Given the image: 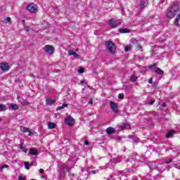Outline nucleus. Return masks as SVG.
Segmentation results:
<instances>
[{"label":"nucleus","mask_w":180,"mask_h":180,"mask_svg":"<svg viewBox=\"0 0 180 180\" xmlns=\"http://www.w3.org/2000/svg\"><path fill=\"white\" fill-rule=\"evenodd\" d=\"M131 81L135 82V81H137V77L134 75L131 76Z\"/></svg>","instance_id":"nucleus-26"},{"label":"nucleus","mask_w":180,"mask_h":180,"mask_svg":"<svg viewBox=\"0 0 180 180\" xmlns=\"http://www.w3.org/2000/svg\"><path fill=\"white\" fill-rule=\"evenodd\" d=\"M170 162H172V159H169L168 160H166V164H169Z\"/></svg>","instance_id":"nucleus-31"},{"label":"nucleus","mask_w":180,"mask_h":180,"mask_svg":"<svg viewBox=\"0 0 180 180\" xmlns=\"http://www.w3.org/2000/svg\"><path fill=\"white\" fill-rule=\"evenodd\" d=\"M4 169L2 167V166L0 167V171H2Z\"/></svg>","instance_id":"nucleus-48"},{"label":"nucleus","mask_w":180,"mask_h":180,"mask_svg":"<svg viewBox=\"0 0 180 180\" xmlns=\"http://www.w3.org/2000/svg\"><path fill=\"white\" fill-rule=\"evenodd\" d=\"M154 102H155V100H150V105H153Z\"/></svg>","instance_id":"nucleus-38"},{"label":"nucleus","mask_w":180,"mask_h":180,"mask_svg":"<svg viewBox=\"0 0 180 180\" xmlns=\"http://www.w3.org/2000/svg\"><path fill=\"white\" fill-rule=\"evenodd\" d=\"M30 154L31 155H39V153L37 152V150H36V149H30Z\"/></svg>","instance_id":"nucleus-16"},{"label":"nucleus","mask_w":180,"mask_h":180,"mask_svg":"<svg viewBox=\"0 0 180 180\" xmlns=\"http://www.w3.org/2000/svg\"><path fill=\"white\" fill-rule=\"evenodd\" d=\"M27 10L31 12V13H36L37 12V6L34 4H30L27 6Z\"/></svg>","instance_id":"nucleus-6"},{"label":"nucleus","mask_w":180,"mask_h":180,"mask_svg":"<svg viewBox=\"0 0 180 180\" xmlns=\"http://www.w3.org/2000/svg\"><path fill=\"white\" fill-rule=\"evenodd\" d=\"M106 44H107V49L110 51V53H115V50H116V48L113 42L109 41L106 43Z\"/></svg>","instance_id":"nucleus-7"},{"label":"nucleus","mask_w":180,"mask_h":180,"mask_svg":"<svg viewBox=\"0 0 180 180\" xmlns=\"http://www.w3.org/2000/svg\"><path fill=\"white\" fill-rule=\"evenodd\" d=\"M119 32L120 33H127L129 30L127 29H120Z\"/></svg>","instance_id":"nucleus-25"},{"label":"nucleus","mask_w":180,"mask_h":180,"mask_svg":"<svg viewBox=\"0 0 180 180\" xmlns=\"http://www.w3.org/2000/svg\"><path fill=\"white\" fill-rule=\"evenodd\" d=\"M39 174H44V170L43 169H40L39 170Z\"/></svg>","instance_id":"nucleus-34"},{"label":"nucleus","mask_w":180,"mask_h":180,"mask_svg":"<svg viewBox=\"0 0 180 180\" xmlns=\"http://www.w3.org/2000/svg\"><path fill=\"white\" fill-rule=\"evenodd\" d=\"M179 20H180V13L176 15L174 21V26H176V27H179Z\"/></svg>","instance_id":"nucleus-10"},{"label":"nucleus","mask_w":180,"mask_h":180,"mask_svg":"<svg viewBox=\"0 0 180 180\" xmlns=\"http://www.w3.org/2000/svg\"><path fill=\"white\" fill-rule=\"evenodd\" d=\"M20 130L22 133H27L29 131V129L25 127H20Z\"/></svg>","instance_id":"nucleus-19"},{"label":"nucleus","mask_w":180,"mask_h":180,"mask_svg":"<svg viewBox=\"0 0 180 180\" xmlns=\"http://www.w3.org/2000/svg\"><path fill=\"white\" fill-rule=\"evenodd\" d=\"M28 133H29L28 136H32V132L30 131H29Z\"/></svg>","instance_id":"nucleus-46"},{"label":"nucleus","mask_w":180,"mask_h":180,"mask_svg":"<svg viewBox=\"0 0 180 180\" xmlns=\"http://www.w3.org/2000/svg\"><path fill=\"white\" fill-rule=\"evenodd\" d=\"M115 160H116L117 162H120V159L117 158V159H115Z\"/></svg>","instance_id":"nucleus-44"},{"label":"nucleus","mask_w":180,"mask_h":180,"mask_svg":"<svg viewBox=\"0 0 180 180\" xmlns=\"http://www.w3.org/2000/svg\"><path fill=\"white\" fill-rule=\"evenodd\" d=\"M44 51L49 56H51L54 53V47L51 45H46L44 48Z\"/></svg>","instance_id":"nucleus-4"},{"label":"nucleus","mask_w":180,"mask_h":180,"mask_svg":"<svg viewBox=\"0 0 180 180\" xmlns=\"http://www.w3.org/2000/svg\"><path fill=\"white\" fill-rule=\"evenodd\" d=\"M66 172H70V170H69V169H67V170H66Z\"/></svg>","instance_id":"nucleus-49"},{"label":"nucleus","mask_w":180,"mask_h":180,"mask_svg":"<svg viewBox=\"0 0 180 180\" xmlns=\"http://www.w3.org/2000/svg\"><path fill=\"white\" fill-rule=\"evenodd\" d=\"M4 110H6V105L4 104H0V112H2Z\"/></svg>","instance_id":"nucleus-21"},{"label":"nucleus","mask_w":180,"mask_h":180,"mask_svg":"<svg viewBox=\"0 0 180 180\" xmlns=\"http://www.w3.org/2000/svg\"><path fill=\"white\" fill-rule=\"evenodd\" d=\"M121 23L120 20H116L115 18H112L108 20V25L111 27H117V26H120Z\"/></svg>","instance_id":"nucleus-2"},{"label":"nucleus","mask_w":180,"mask_h":180,"mask_svg":"<svg viewBox=\"0 0 180 180\" xmlns=\"http://www.w3.org/2000/svg\"><path fill=\"white\" fill-rule=\"evenodd\" d=\"M115 131H116V129H115V128H112L111 127H108L106 129V132L108 133V134H113V133H115Z\"/></svg>","instance_id":"nucleus-13"},{"label":"nucleus","mask_w":180,"mask_h":180,"mask_svg":"<svg viewBox=\"0 0 180 180\" xmlns=\"http://www.w3.org/2000/svg\"><path fill=\"white\" fill-rule=\"evenodd\" d=\"M70 176H72V178H74V176H75V174L72 173Z\"/></svg>","instance_id":"nucleus-43"},{"label":"nucleus","mask_w":180,"mask_h":180,"mask_svg":"<svg viewBox=\"0 0 180 180\" xmlns=\"http://www.w3.org/2000/svg\"><path fill=\"white\" fill-rule=\"evenodd\" d=\"M68 56H74V57H75L76 58H78L79 57V55L74 51H68Z\"/></svg>","instance_id":"nucleus-12"},{"label":"nucleus","mask_w":180,"mask_h":180,"mask_svg":"<svg viewBox=\"0 0 180 180\" xmlns=\"http://www.w3.org/2000/svg\"><path fill=\"white\" fill-rule=\"evenodd\" d=\"M25 32H29V27H25Z\"/></svg>","instance_id":"nucleus-40"},{"label":"nucleus","mask_w":180,"mask_h":180,"mask_svg":"<svg viewBox=\"0 0 180 180\" xmlns=\"http://www.w3.org/2000/svg\"><path fill=\"white\" fill-rule=\"evenodd\" d=\"M32 165H33V162H32L31 163H30V167H32Z\"/></svg>","instance_id":"nucleus-47"},{"label":"nucleus","mask_w":180,"mask_h":180,"mask_svg":"<svg viewBox=\"0 0 180 180\" xmlns=\"http://www.w3.org/2000/svg\"><path fill=\"white\" fill-rule=\"evenodd\" d=\"M174 135V131H170L166 134L167 139H169Z\"/></svg>","instance_id":"nucleus-18"},{"label":"nucleus","mask_w":180,"mask_h":180,"mask_svg":"<svg viewBox=\"0 0 180 180\" xmlns=\"http://www.w3.org/2000/svg\"><path fill=\"white\" fill-rule=\"evenodd\" d=\"M123 98H124V94H120L118 95V98H119V99H123Z\"/></svg>","instance_id":"nucleus-28"},{"label":"nucleus","mask_w":180,"mask_h":180,"mask_svg":"<svg viewBox=\"0 0 180 180\" xmlns=\"http://www.w3.org/2000/svg\"><path fill=\"white\" fill-rule=\"evenodd\" d=\"M84 144H85V146H89V142L88 141H85Z\"/></svg>","instance_id":"nucleus-39"},{"label":"nucleus","mask_w":180,"mask_h":180,"mask_svg":"<svg viewBox=\"0 0 180 180\" xmlns=\"http://www.w3.org/2000/svg\"><path fill=\"white\" fill-rule=\"evenodd\" d=\"M89 105H92L94 103L92 98L89 99Z\"/></svg>","instance_id":"nucleus-33"},{"label":"nucleus","mask_w":180,"mask_h":180,"mask_svg":"<svg viewBox=\"0 0 180 180\" xmlns=\"http://www.w3.org/2000/svg\"><path fill=\"white\" fill-rule=\"evenodd\" d=\"M9 166H8L7 165H3V166H1V167L3 168V169H4V168H8Z\"/></svg>","instance_id":"nucleus-37"},{"label":"nucleus","mask_w":180,"mask_h":180,"mask_svg":"<svg viewBox=\"0 0 180 180\" xmlns=\"http://www.w3.org/2000/svg\"><path fill=\"white\" fill-rule=\"evenodd\" d=\"M178 12H179V6L174 4L167 8L166 16L169 19H172V18H175V15H176Z\"/></svg>","instance_id":"nucleus-1"},{"label":"nucleus","mask_w":180,"mask_h":180,"mask_svg":"<svg viewBox=\"0 0 180 180\" xmlns=\"http://www.w3.org/2000/svg\"><path fill=\"white\" fill-rule=\"evenodd\" d=\"M130 124H128V123H124V124H123V125H122V128L123 129H130Z\"/></svg>","instance_id":"nucleus-22"},{"label":"nucleus","mask_w":180,"mask_h":180,"mask_svg":"<svg viewBox=\"0 0 180 180\" xmlns=\"http://www.w3.org/2000/svg\"><path fill=\"white\" fill-rule=\"evenodd\" d=\"M0 68L3 71H8L9 70V64L7 63H1V65H0Z\"/></svg>","instance_id":"nucleus-9"},{"label":"nucleus","mask_w":180,"mask_h":180,"mask_svg":"<svg viewBox=\"0 0 180 180\" xmlns=\"http://www.w3.org/2000/svg\"><path fill=\"white\" fill-rule=\"evenodd\" d=\"M130 50H131V46H125L124 47V51H130Z\"/></svg>","instance_id":"nucleus-27"},{"label":"nucleus","mask_w":180,"mask_h":180,"mask_svg":"<svg viewBox=\"0 0 180 180\" xmlns=\"http://www.w3.org/2000/svg\"><path fill=\"white\" fill-rule=\"evenodd\" d=\"M46 102L47 105H53V103H56V100L51 98H46Z\"/></svg>","instance_id":"nucleus-14"},{"label":"nucleus","mask_w":180,"mask_h":180,"mask_svg":"<svg viewBox=\"0 0 180 180\" xmlns=\"http://www.w3.org/2000/svg\"><path fill=\"white\" fill-rule=\"evenodd\" d=\"M18 179L19 180H26V179H25L23 176H19Z\"/></svg>","instance_id":"nucleus-35"},{"label":"nucleus","mask_w":180,"mask_h":180,"mask_svg":"<svg viewBox=\"0 0 180 180\" xmlns=\"http://www.w3.org/2000/svg\"><path fill=\"white\" fill-rule=\"evenodd\" d=\"M162 107H163V108H167V103H162Z\"/></svg>","instance_id":"nucleus-42"},{"label":"nucleus","mask_w":180,"mask_h":180,"mask_svg":"<svg viewBox=\"0 0 180 180\" xmlns=\"http://www.w3.org/2000/svg\"><path fill=\"white\" fill-rule=\"evenodd\" d=\"M137 47H138V49H139V50H140L141 51H143V46H140V44H137Z\"/></svg>","instance_id":"nucleus-29"},{"label":"nucleus","mask_w":180,"mask_h":180,"mask_svg":"<svg viewBox=\"0 0 180 180\" xmlns=\"http://www.w3.org/2000/svg\"><path fill=\"white\" fill-rule=\"evenodd\" d=\"M148 69L153 70V71H154L155 72H157V74H159V75H162V74H164V71H162L159 68H155V65H149Z\"/></svg>","instance_id":"nucleus-5"},{"label":"nucleus","mask_w":180,"mask_h":180,"mask_svg":"<svg viewBox=\"0 0 180 180\" xmlns=\"http://www.w3.org/2000/svg\"><path fill=\"white\" fill-rule=\"evenodd\" d=\"M41 178H44V176H41Z\"/></svg>","instance_id":"nucleus-50"},{"label":"nucleus","mask_w":180,"mask_h":180,"mask_svg":"<svg viewBox=\"0 0 180 180\" xmlns=\"http://www.w3.org/2000/svg\"><path fill=\"white\" fill-rule=\"evenodd\" d=\"M6 22H11V18H9V17H7L6 18Z\"/></svg>","instance_id":"nucleus-32"},{"label":"nucleus","mask_w":180,"mask_h":180,"mask_svg":"<svg viewBox=\"0 0 180 180\" xmlns=\"http://www.w3.org/2000/svg\"><path fill=\"white\" fill-rule=\"evenodd\" d=\"M97 172H98V171H96V170H93V171L91 172V173L93 174H95Z\"/></svg>","instance_id":"nucleus-36"},{"label":"nucleus","mask_w":180,"mask_h":180,"mask_svg":"<svg viewBox=\"0 0 180 180\" xmlns=\"http://www.w3.org/2000/svg\"><path fill=\"white\" fill-rule=\"evenodd\" d=\"M0 122H1V119H0Z\"/></svg>","instance_id":"nucleus-51"},{"label":"nucleus","mask_w":180,"mask_h":180,"mask_svg":"<svg viewBox=\"0 0 180 180\" xmlns=\"http://www.w3.org/2000/svg\"><path fill=\"white\" fill-rule=\"evenodd\" d=\"M75 122V120L71 116H69L65 118V123L68 126H72V124H74Z\"/></svg>","instance_id":"nucleus-8"},{"label":"nucleus","mask_w":180,"mask_h":180,"mask_svg":"<svg viewBox=\"0 0 180 180\" xmlns=\"http://www.w3.org/2000/svg\"><path fill=\"white\" fill-rule=\"evenodd\" d=\"M148 84H153V79H150L148 80Z\"/></svg>","instance_id":"nucleus-41"},{"label":"nucleus","mask_w":180,"mask_h":180,"mask_svg":"<svg viewBox=\"0 0 180 180\" xmlns=\"http://www.w3.org/2000/svg\"><path fill=\"white\" fill-rule=\"evenodd\" d=\"M80 84H85V81H84V80H82V81L80 82Z\"/></svg>","instance_id":"nucleus-45"},{"label":"nucleus","mask_w":180,"mask_h":180,"mask_svg":"<svg viewBox=\"0 0 180 180\" xmlns=\"http://www.w3.org/2000/svg\"><path fill=\"white\" fill-rule=\"evenodd\" d=\"M24 165H25V169H30V165L29 164V162H25L24 163Z\"/></svg>","instance_id":"nucleus-24"},{"label":"nucleus","mask_w":180,"mask_h":180,"mask_svg":"<svg viewBox=\"0 0 180 180\" xmlns=\"http://www.w3.org/2000/svg\"><path fill=\"white\" fill-rule=\"evenodd\" d=\"M110 106L114 113H119V105L117 103L110 101Z\"/></svg>","instance_id":"nucleus-3"},{"label":"nucleus","mask_w":180,"mask_h":180,"mask_svg":"<svg viewBox=\"0 0 180 180\" xmlns=\"http://www.w3.org/2000/svg\"><path fill=\"white\" fill-rule=\"evenodd\" d=\"M84 71H85V70H84V68H81L78 70V72H79V74H82V72H84Z\"/></svg>","instance_id":"nucleus-30"},{"label":"nucleus","mask_w":180,"mask_h":180,"mask_svg":"<svg viewBox=\"0 0 180 180\" xmlns=\"http://www.w3.org/2000/svg\"><path fill=\"white\" fill-rule=\"evenodd\" d=\"M10 110H18L19 109V106H18L15 103H12L9 108Z\"/></svg>","instance_id":"nucleus-15"},{"label":"nucleus","mask_w":180,"mask_h":180,"mask_svg":"<svg viewBox=\"0 0 180 180\" xmlns=\"http://www.w3.org/2000/svg\"><path fill=\"white\" fill-rule=\"evenodd\" d=\"M20 148L22 150L23 153H27V148L23 147V143L20 145Z\"/></svg>","instance_id":"nucleus-23"},{"label":"nucleus","mask_w":180,"mask_h":180,"mask_svg":"<svg viewBox=\"0 0 180 180\" xmlns=\"http://www.w3.org/2000/svg\"><path fill=\"white\" fill-rule=\"evenodd\" d=\"M67 106H68V104H67V103H63V104L62 105V106L58 107L56 110H61V109H64V108H67Z\"/></svg>","instance_id":"nucleus-20"},{"label":"nucleus","mask_w":180,"mask_h":180,"mask_svg":"<svg viewBox=\"0 0 180 180\" xmlns=\"http://www.w3.org/2000/svg\"><path fill=\"white\" fill-rule=\"evenodd\" d=\"M147 0H141L140 4H139V8L140 9H143L147 6Z\"/></svg>","instance_id":"nucleus-11"},{"label":"nucleus","mask_w":180,"mask_h":180,"mask_svg":"<svg viewBox=\"0 0 180 180\" xmlns=\"http://www.w3.org/2000/svg\"><path fill=\"white\" fill-rule=\"evenodd\" d=\"M48 127H49V129H55V128H56V123H54V122H49V123L48 124Z\"/></svg>","instance_id":"nucleus-17"}]
</instances>
